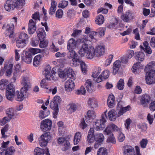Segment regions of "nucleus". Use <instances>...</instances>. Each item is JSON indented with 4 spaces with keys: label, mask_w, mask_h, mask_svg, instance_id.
I'll return each mask as SVG.
<instances>
[{
    "label": "nucleus",
    "mask_w": 155,
    "mask_h": 155,
    "mask_svg": "<svg viewBox=\"0 0 155 155\" xmlns=\"http://www.w3.org/2000/svg\"><path fill=\"white\" fill-rule=\"evenodd\" d=\"M15 90L12 84L8 85L6 91V96L7 98L10 101L12 100L15 96Z\"/></svg>",
    "instance_id": "10"
},
{
    "label": "nucleus",
    "mask_w": 155,
    "mask_h": 155,
    "mask_svg": "<svg viewBox=\"0 0 155 155\" xmlns=\"http://www.w3.org/2000/svg\"><path fill=\"white\" fill-rule=\"evenodd\" d=\"M51 137L49 132H46L42 134L39 139V143L41 147L46 145L47 143L51 140Z\"/></svg>",
    "instance_id": "7"
},
{
    "label": "nucleus",
    "mask_w": 155,
    "mask_h": 155,
    "mask_svg": "<svg viewBox=\"0 0 155 155\" xmlns=\"http://www.w3.org/2000/svg\"><path fill=\"white\" fill-rule=\"evenodd\" d=\"M4 7L6 11L11 12L15 8L19 7L16 0H8L4 4Z\"/></svg>",
    "instance_id": "6"
},
{
    "label": "nucleus",
    "mask_w": 155,
    "mask_h": 155,
    "mask_svg": "<svg viewBox=\"0 0 155 155\" xmlns=\"http://www.w3.org/2000/svg\"><path fill=\"white\" fill-rule=\"evenodd\" d=\"M28 38V36L26 34L21 32L19 34L17 39L26 41Z\"/></svg>",
    "instance_id": "52"
},
{
    "label": "nucleus",
    "mask_w": 155,
    "mask_h": 155,
    "mask_svg": "<svg viewBox=\"0 0 155 155\" xmlns=\"http://www.w3.org/2000/svg\"><path fill=\"white\" fill-rule=\"evenodd\" d=\"M82 61L79 59L77 57H76L72 59L71 62V63L72 66H76L81 64V62Z\"/></svg>",
    "instance_id": "45"
},
{
    "label": "nucleus",
    "mask_w": 155,
    "mask_h": 155,
    "mask_svg": "<svg viewBox=\"0 0 155 155\" xmlns=\"http://www.w3.org/2000/svg\"><path fill=\"white\" fill-rule=\"evenodd\" d=\"M106 122L105 118L102 116L101 119L96 120L94 124V128L97 131L102 130L105 127V123Z\"/></svg>",
    "instance_id": "8"
},
{
    "label": "nucleus",
    "mask_w": 155,
    "mask_h": 155,
    "mask_svg": "<svg viewBox=\"0 0 155 155\" xmlns=\"http://www.w3.org/2000/svg\"><path fill=\"white\" fill-rule=\"evenodd\" d=\"M37 36L40 41L39 46L41 48H43L47 47L48 41L47 40H44L46 35L43 28H40L37 31Z\"/></svg>",
    "instance_id": "3"
},
{
    "label": "nucleus",
    "mask_w": 155,
    "mask_h": 155,
    "mask_svg": "<svg viewBox=\"0 0 155 155\" xmlns=\"http://www.w3.org/2000/svg\"><path fill=\"white\" fill-rule=\"evenodd\" d=\"M80 64L82 73L84 74H86L87 71V68L85 64L82 61Z\"/></svg>",
    "instance_id": "60"
},
{
    "label": "nucleus",
    "mask_w": 155,
    "mask_h": 155,
    "mask_svg": "<svg viewBox=\"0 0 155 155\" xmlns=\"http://www.w3.org/2000/svg\"><path fill=\"white\" fill-rule=\"evenodd\" d=\"M106 128H107V130L109 131H111L110 130L111 129L114 131L117 132L118 133L121 132L122 131V129L121 127H118L115 124H109Z\"/></svg>",
    "instance_id": "30"
},
{
    "label": "nucleus",
    "mask_w": 155,
    "mask_h": 155,
    "mask_svg": "<svg viewBox=\"0 0 155 155\" xmlns=\"http://www.w3.org/2000/svg\"><path fill=\"white\" fill-rule=\"evenodd\" d=\"M57 124L59 127V132L61 134H63L64 133V131L65 130V129L64 127L63 122L61 121H59L58 123Z\"/></svg>",
    "instance_id": "50"
},
{
    "label": "nucleus",
    "mask_w": 155,
    "mask_h": 155,
    "mask_svg": "<svg viewBox=\"0 0 155 155\" xmlns=\"http://www.w3.org/2000/svg\"><path fill=\"white\" fill-rule=\"evenodd\" d=\"M124 80L122 79H120L117 84V88L120 90H122L124 88Z\"/></svg>",
    "instance_id": "55"
},
{
    "label": "nucleus",
    "mask_w": 155,
    "mask_h": 155,
    "mask_svg": "<svg viewBox=\"0 0 155 155\" xmlns=\"http://www.w3.org/2000/svg\"><path fill=\"white\" fill-rule=\"evenodd\" d=\"M25 53V56H22L21 55L22 60L27 64H29L32 61V55L29 52L26 51Z\"/></svg>",
    "instance_id": "26"
},
{
    "label": "nucleus",
    "mask_w": 155,
    "mask_h": 155,
    "mask_svg": "<svg viewBox=\"0 0 155 155\" xmlns=\"http://www.w3.org/2000/svg\"><path fill=\"white\" fill-rule=\"evenodd\" d=\"M141 97L140 101L141 104L146 105L150 102V97L149 95L147 94H144Z\"/></svg>",
    "instance_id": "25"
},
{
    "label": "nucleus",
    "mask_w": 155,
    "mask_h": 155,
    "mask_svg": "<svg viewBox=\"0 0 155 155\" xmlns=\"http://www.w3.org/2000/svg\"><path fill=\"white\" fill-rule=\"evenodd\" d=\"M15 151L14 147L12 146L10 147L5 150V155H12Z\"/></svg>",
    "instance_id": "53"
},
{
    "label": "nucleus",
    "mask_w": 155,
    "mask_h": 155,
    "mask_svg": "<svg viewBox=\"0 0 155 155\" xmlns=\"http://www.w3.org/2000/svg\"><path fill=\"white\" fill-rule=\"evenodd\" d=\"M15 60L16 61H18L20 58V54H23L21 52L20 50H18L16 49H15Z\"/></svg>",
    "instance_id": "59"
},
{
    "label": "nucleus",
    "mask_w": 155,
    "mask_h": 155,
    "mask_svg": "<svg viewBox=\"0 0 155 155\" xmlns=\"http://www.w3.org/2000/svg\"><path fill=\"white\" fill-rule=\"evenodd\" d=\"M86 93V90L83 86H81V88L76 91L78 94H84Z\"/></svg>",
    "instance_id": "62"
},
{
    "label": "nucleus",
    "mask_w": 155,
    "mask_h": 155,
    "mask_svg": "<svg viewBox=\"0 0 155 155\" xmlns=\"http://www.w3.org/2000/svg\"><path fill=\"white\" fill-rule=\"evenodd\" d=\"M28 91L21 89V92L19 93L18 91H16L15 93V97L16 101H21L23 100L24 97L27 96Z\"/></svg>",
    "instance_id": "14"
},
{
    "label": "nucleus",
    "mask_w": 155,
    "mask_h": 155,
    "mask_svg": "<svg viewBox=\"0 0 155 155\" xmlns=\"http://www.w3.org/2000/svg\"><path fill=\"white\" fill-rule=\"evenodd\" d=\"M26 41L17 39L16 42V45L19 48H22L26 45Z\"/></svg>",
    "instance_id": "49"
},
{
    "label": "nucleus",
    "mask_w": 155,
    "mask_h": 155,
    "mask_svg": "<svg viewBox=\"0 0 155 155\" xmlns=\"http://www.w3.org/2000/svg\"><path fill=\"white\" fill-rule=\"evenodd\" d=\"M155 67V62L152 61L148 63L146 66L145 71H146L150 69L153 68Z\"/></svg>",
    "instance_id": "56"
},
{
    "label": "nucleus",
    "mask_w": 155,
    "mask_h": 155,
    "mask_svg": "<svg viewBox=\"0 0 155 155\" xmlns=\"http://www.w3.org/2000/svg\"><path fill=\"white\" fill-rule=\"evenodd\" d=\"M83 37H82L81 38L78 39L77 41H75L73 38L70 39L68 42L67 45V49H74L76 48H78L79 46V43L80 42H84L85 41H82L81 39L83 38Z\"/></svg>",
    "instance_id": "11"
},
{
    "label": "nucleus",
    "mask_w": 155,
    "mask_h": 155,
    "mask_svg": "<svg viewBox=\"0 0 155 155\" xmlns=\"http://www.w3.org/2000/svg\"><path fill=\"white\" fill-rule=\"evenodd\" d=\"M68 2L66 1H62L58 4V7L61 8H64L68 5Z\"/></svg>",
    "instance_id": "63"
},
{
    "label": "nucleus",
    "mask_w": 155,
    "mask_h": 155,
    "mask_svg": "<svg viewBox=\"0 0 155 155\" xmlns=\"http://www.w3.org/2000/svg\"><path fill=\"white\" fill-rule=\"evenodd\" d=\"M131 109V107L130 106H127L125 107H121L118 112L117 114V117H120L123 115L126 112L130 110Z\"/></svg>",
    "instance_id": "36"
},
{
    "label": "nucleus",
    "mask_w": 155,
    "mask_h": 155,
    "mask_svg": "<svg viewBox=\"0 0 155 155\" xmlns=\"http://www.w3.org/2000/svg\"><path fill=\"white\" fill-rule=\"evenodd\" d=\"M88 143H91L95 141V134H94V129L92 127L90 129L87 137Z\"/></svg>",
    "instance_id": "17"
},
{
    "label": "nucleus",
    "mask_w": 155,
    "mask_h": 155,
    "mask_svg": "<svg viewBox=\"0 0 155 155\" xmlns=\"http://www.w3.org/2000/svg\"><path fill=\"white\" fill-rule=\"evenodd\" d=\"M74 82L71 79L68 80L65 82L64 87L66 91H72L74 89Z\"/></svg>",
    "instance_id": "19"
},
{
    "label": "nucleus",
    "mask_w": 155,
    "mask_h": 155,
    "mask_svg": "<svg viewBox=\"0 0 155 155\" xmlns=\"http://www.w3.org/2000/svg\"><path fill=\"white\" fill-rule=\"evenodd\" d=\"M51 67L49 65H47L43 71V74L45 76L47 80H51Z\"/></svg>",
    "instance_id": "24"
},
{
    "label": "nucleus",
    "mask_w": 155,
    "mask_h": 155,
    "mask_svg": "<svg viewBox=\"0 0 155 155\" xmlns=\"http://www.w3.org/2000/svg\"><path fill=\"white\" fill-rule=\"evenodd\" d=\"M110 74V71L108 70H105L102 72L101 75L104 79H105L108 78Z\"/></svg>",
    "instance_id": "57"
},
{
    "label": "nucleus",
    "mask_w": 155,
    "mask_h": 155,
    "mask_svg": "<svg viewBox=\"0 0 155 155\" xmlns=\"http://www.w3.org/2000/svg\"><path fill=\"white\" fill-rule=\"evenodd\" d=\"M40 85L41 87L45 89L48 93H51L52 91L53 94H55L57 91V88L56 87L52 88L49 83L47 82L45 79L42 80L40 83Z\"/></svg>",
    "instance_id": "5"
},
{
    "label": "nucleus",
    "mask_w": 155,
    "mask_h": 155,
    "mask_svg": "<svg viewBox=\"0 0 155 155\" xmlns=\"http://www.w3.org/2000/svg\"><path fill=\"white\" fill-rule=\"evenodd\" d=\"M57 3L54 1H53L51 3V6L49 8V13L50 15L54 14L56 9Z\"/></svg>",
    "instance_id": "34"
},
{
    "label": "nucleus",
    "mask_w": 155,
    "mask_h": 155,
    "mask_svg": "<svg viewBox=\"0 0 155 155\" xmlns=\"http://www.w3.org/2000/svg\"><path fill=\"white\" fill-rule=\"evenodd\" d=\"M36 30V22L33 20H29L28 24V32L30 34H33Z\"/></svg>",
    "instance_id": "21"
},
{
    "label": "nucleus",
    "mask_w": 155,
    "mask_h": 155,
    "mask_svg": "<svg viewBox=\"0 0 155 155\" xmlns=\"http://www.w3.org/2000/svg\"><path fill=\"white\" fill-rule=\"evenodd\" d=\"M135 58L139 62H141L144 59V54L141 52H136L135 54Z\"/></svg>",
    "instance_id": "35"
},
{
    "label": "nucleus",
    "mask_w": 155,
    "mask_h": 155,
    "mask_svg": "<svg viewBox=\"0 0 155 155\" xmlns=\"http://www.w3.org/2000/svg\"><path fill=\"white\" fill-rule=\"evenodd\" d=\"M13 64H11L8 65L5 64L4 70L5 72V75L9 77L12 73V70L13 67Z\"/></svg>",
    "instance_id": "29"
},
{
    "label": "nucleus",
    "mask_w": 155,
    "mask_h": 155,
    "mask_svg": "<svg viewBox=\"0 0 155 155\" xmlns=\"http://www.w3.org/2000/svg\"><path fill=\"white\" fill-rule=\"evenodd\" d=\"M69 51L68 53V58L70 59L78 57V54L76 53L74 49H67Z\"/></svg>",
    "instance_id": "43"
},
{
    "label": "nucleus",
    "mask_w": 155,
    "mask_h": 155,
    "mask_svg": "<svg viewBox=\"0 0 155 155\" xmlns=\"http://www.w3.org/2000/svg\"><path fill=\"white\" fill-rule=\"evenodd\" d=\"M118 140L119 142H123L125 139V136L122 133V131L121 132L118 133Z\"/></svg>",
    "instance_id": "64"
},
{
    "label": "nucleus",
    "mask_w": 155,
    "mask_h": 155,
    "mask_svg": "<svg viewBox=\"0 0 155 155\" xmlns=\"http://www.w3.org/2000/svg\"><path fill=\"white\" fill-rule=\"evenodd\" d=\"M117 116V113L114 110L112 109L109 111L108 113V117L109 119L112 121H114Z\"/></svg>",
    "instance_id": "31"
},
{
    "label": "nucleus",
    "mask_w": 155,
    "mask_h": 155,
    "mask_svg": "<svg viewBox=\"0 0 155 155\" xmlns=\"http://www.w3.org/2000/svg\"><path fill=\"white\" fill-rule=\"evenodd\" d=\"M60 97L58 96H55L52 99L50 104V107L52 109L58 108V104L60 101Z\"/></svg>",
    "instance_id": "20"
},
{
    "label": "nucleus",
    "mask_w": 155,
    "mask_h": 155,
    "mask_svg": "<svg viewBox=\"0 0 155 155\" xmlns=\"http://www.w3.org/2000/svg\"><path fill=\"white\" fill-rule=\"evenodd\" d=\"M114 97L113 94L110 95L108 97L107 103L108 107L110 108L113 107L115 104Z\"/></svg>",
    "instance_id": "32"
},
{
    "label": "nucleus",
    "mask_w": 155,
    "mask_h": 155,
    "mask_svg": "<svg viewBox=\"0 0 155 155\" xmlns=\"http://www.w3.org/2000/svg\"><path fill=\"white\" fill-rule=\"evenodd\" d=\"M85 86L88 91L89 92L91 91L93 84L91 80L90 79L87 80L85 83Z\"/></svg>",
    "instance_id": "46"
},
{
    "label": "nucleus",
    "mask_w": 155,
    "mask_h": 155,
    "mask_svg": "<svg viewBox=\"0 0 155 155\" xmlns=\"http://www.w3.org/2000/svg\"><path fill=\"white\" fill-rule=\"evenodd\" d=\"M124 155H135V153L134 147L129 145H126L123 147Z\"/></svg>",
    "instance_id": "15"
},
{
    "label": "nucleus",
    "mask_w": 155,
    "mask_h": 155,
    "mask_svg": "<svg viewBox=\"0 0 155 155\" xmlns=\"http://www.w3.org/2000/svg\"><path fill=\"white\" fill-rule=\"evenodd\" d=\"M34 153V155H43L44 153L47 155H50L48 148L43 150L39 147H37L35 148Z\"/></svg>",
    "instance_id": "22"
},
{
    "label": "nucleus",
    "mask_w": 155,
    "mask_h": 155,
    "mask_svg": "<svg viewBox=\"0 0 155 155\" xmlns=\"http://www.w3.org/2000/svg\"><path fill=\"white\" fill-rule=\"evenodd\" d=\"M121 66V62L120 61L116 60L114 63L113 67L112 74H116L118 71V70Z\"/></svg>",
    "instance_id": "27"
},
{
    "label": "nucleus",
    "mask_w": 155,
    "mask_h": 155,
    "mask_svg": "<svg viewBox=\"0 0 155 155\" xmlns=\"http://www.w3.org/2000/svg\"><path fill=\"white\" fill-rule=\"evenodd\" d=\"M8 81L6 79H2L0 81V89L3 90L5 89L8 85Z\"/></svg>",
    "instance_id": "40"
},
{
    "label": "nucleus",
    "mask_w": 155,
    "mask_h": 155,
    "mask_svg": "<svg viewBox=\"0 0 155 155\" xmlns=\"http://www.w3.org/2000/svg\"><path fill=\"white\" fill-rule=\"evenodd\" d=\"M41 108L43 110L40 111L39 116L40 119H42L48 116L50 114V112L49 110L47 109V107L44 104L42 105Z\"/></svg>",
    "instance_id": "18"
},
{
    "label": "nucleus",
    "mask_w": 155,
    "mask_h": 155,
    "mask_svg": "<svg viewBox=\"0 0 155 155\" xmlns=\"http://www.w3.org/2000/svg\"><path fill=\"white\" fill-rule=\"evenodd\" d=\"M21 84L23 86L22 87L23 90L28 91L31 87V84L29 78L25 75H23L21 77Z\"/></svg>",
    "instance_id": "13"
},
{
    "label": "nucleus",
    "mask_w": 155,
    "mask_h": 155,
    "mask_svg": "<svg viewBox=\"0 0 155 155\" xmlns=\"http://www.w3.org/2000/svg\"><path fill=\"white\" fill-rule=\"evenodd\" d=\"M17 18L16 17L11 18V21L12 23L7 25V29L5 32V34L6 36H9L10 38H12L13 37L14 26L17 24Z\"/></svg>",
    "instance_id": "4"
},
{
    "label": "nucleus",
    "mask_w": 155,
    "mask_h": 155,
    "mask_svg": "<svg viewBox=\"0 0 155 155\" xmlns=\"http://www.w3.org/2000/svg\"><path fill=\"white\" fill-rule=\"evenodd\" d=\"M95 141L103 143L104 140V137L101 133H97L95 134Z\"/></svg>",
    "instance_id": "37"
},
{
    "label": "nucleus",
    "mask_w": 155,
    "mask_h": 155,
    "mask_svg": "<svg viewBox=\"0 0 155 155\" xmlns=\"http://www.w3.org/2000/svg\"><path fill=\"white\" fill-rule=\"evenodd\" d=\"M96 22L98 25H101L103 24L104 21V17L101 15H98L96 17Z\"/></svg>",
    "instance_id": "42"
},
{
    "label": "nucleus",
    "mask_w": 155,
    "mask_h": 155,
    "mask_svg": "<svg viewBox=\"0 0 155 155\" xmlns=\"http://www.w3.org/2000/svg\"><path fill=\"white\" fill-rule=\"evenodd\" d=\"M132 71L135 74H139L140 72V64L136 63L134 64L132 69Z\"/></svg>",
    "instance_id": "39"
},
{
    "label": "nucleus",
    "mask_w": 155,
    "mask_h": 155,
    "mask_svg": "<svg viewBox=\"0 0 155 155\" xmlns=\"http://www.w3.org/2000/svg\"><path fill=\"white\" fill-rule=\"evenodd\" d=\"M51 121L48 119H46L41 121L40 128L43 131H48L51 129Z\"/></svg>",
    "instance_id": "12"
},
{
    "label": "nucleus",
    "mask_w": 155,
    "mask_h": 155,
    "mask_svg": "<svg viewBox=\"0 0 155 155\" xmlns=\"http://www.w3.org/2000/svg\"><path fill=\"white\" fill-rule=\"evenodd\" d=\"M68 110L71 113L75 112L78 107V105L74 103H71L69 105Z\"/></svg>",
    "instance_id": "48"
},
{
    "label": "nucleus",
    "mask_w": 155,
    "mask_h": 155,
    "mask_svg": "<svg viewBox=\"0 0 155 155\" xmlns=\"http://www.w3.org/2000/svg\"><path fill=\"white\" fill-rule=\"evenodd\" d=\"M16 111L12 108H9L6 110V113L8 116L12 118L15 115Z\"/></svg>",
    "instance_id": "38"
},
{
    "label": "nucleus",
    "mask_w": 155,
    "mask_h": 155,
    "mask_svg": "<svg viewBox=\"0 0 155 155\" xmlns=\"http://www.w3.org/2000/svg\"><path fill=\"white\" fill-rule=\"evenodd\" d=\"M81 134L80 132H77L75 134L74 140V145H77L81 140Z\"/></svg>",
    "instance_id": "41"
},
{
    "label": "nucleus",
    "mask_w": 155,
    "mask_h": 155,
    "mask_svg": "<svg viewBox=\"0 0 155 155\" xmlns=\"http://www.w3.org/2000/svg\"><path fill=\"white\" fill-rule=\"evenodd\" d=\"M134 54L133 50H129L127 51L126 56L128 59H130Z\"/></svg>",
    "instance_id": "61"
},
{
    "label": "nucleus",
    "mask_w": 155,
    "mask_h": 155,
    "mask_svg": "<svg viewBox=\"0 0 155 155\" xmlns=\"http://www.w3.org/2000/svg\"><path fill=\"white\" fill-rule=\"evenodd\" d=\"M52 63L54 65L60 68H62L64 66V61L62 59H58L56 61H53Z\"/></svg>",
    "instance_id": "44"
},
{
    "label": "nucleus",
    "mask_w": 155,
    "mask_h": 155,
    "mask_svg": "<svg viewBox=\"0 0 155 155\" xmlns=\"http://www.w3.org/2000/svg\"><path fill=\"white\" fill-rule=\"evenodd\" d=\"M105 48L104 45H100L97 46L94 48L93 46L83 43L81 46L78 53L82 57L86 56L88 59H91L95 57L103 55L105 51Z\"/></svg>",
    "instance_id": "1"
},
{
    "label": "nucleus",
    "mask_w": 155,
    "mask_h": 155,
    "mask_svg": "<svg viewBox=\"0 0 155 155\" xmlns=\"http://www.w3.org/2000/svg\"><path fill=\"white\" fill-rule=\"evenodd\" d=\"M107 150L104 147L100 148L97 152V155H107Z\"/></svg>",
    "instance_id": "47"
},
{
    "label": "nucleus",
    "mask_w": 155,
    "mask_h": 155,
    "mask_svg": "<svg viewBox=\"0 0 155 155\" xmlns=\"http://www.w3.org/2000/svg\"><path fill=\"white\" fill-rule=\"evenodd\" d=\"M130 16L131 14L130 12H127L125 14L122 15L121 18L123 21L127 22L129 21Z\"/></svg>",
    "instance_id": "51"
},
{
    "label": "nucleus",
    "mask_w": 155,
    "mask_h": 155,
    "mask_svg": "<svg viewBox=\"0 0 155 155\" xmlns=\"http://www.w3.org/2000/svg\"><path fill=\"white\" fill-rule=\"evenodd\" d=\"M146 81L148 84H151L155 83V70H151L146 72Z\"/></svg>",
    "instance_id": "9"
},
{
    "label": "nucleus",
    "mask_w": 155,
    "mask_h": 155,
    "mask_svg": "<svg viewBox=\"0 0 155 155\" xmlns=\"http://www.w3.org/2000/svg\"><path fill=\"white\" fill-rule=\"evenodd\" d=\"M106 31V28H100L97 30V31H92L91 34L90 35L89 37L87 36H85L83 37V38L81 39L82 41H92L94 39V35H96L97 33L99 34V36L102 37L105 34V32Z\"/></svg>",
    "instance_id": "2"
},
{
    "label": "nucleus",
    "mask_w": 155,
    "mask_h": 155,
    "mask_svg": "<svg viewBox=\"0 0 155 155\" xmlns=\"http://www.w3.org/2000/svg\"><path fill=\"white\" fill-rule=\"evenodd\" d=\"M88 105L92 108L96 107L97 106V103L96 99L94 98H89L87 101Z\"/></svg>",
    "instance_id": "33"
},
{
    "label": "nucleus",
    "mask_w": 155,
    "mask_h": 155,
    "mask_svg": "<svg viewBox=\"0 0 155 155\" xmlns=\"http://www.w3.org/2000/svg\"><path fill=\"white\" fill-rule=\"evenodd\" d=\"M96 116L94 111L93 110H88L86 116V120L87 123H90L93 121Z\"/></svg>",
    "instance_id": "23"
},
{
    "label": "nucleus",
    "mask_w": 155,
    "mask_h": 155,
    "mask_svg": "<svg viewBox=\"0 0 155 155\" xmlns=\"http://www.w3.org/2000/svg\"><path fill=\"white\" fill-rule=\"evenodd\" d=\"M42 60V57L41 55L38 54L35 56L34 58L33 65L34 66H38L41 63Z\"/></svg>",
    "instance_id": "28"
},
{
    "label": "nucleus",
    "mask_w": 155,
    "mask_h": 155,
    "mask_svg": "<svg viewBox=\"0 0 155 155\" xmlns=\"http://www.w3.org/2000/svg\"><path fill=\"white\" fill-rule=\"evenodd\" d=\"M12 118L8 116L4 117L1 121L0 124L1 125L3 126L9 122Z\"/></svg>",
    "instance_id": "54"
},
{
    "label": "nucleus",
    "mask_w": 155,
    "mask_h": 155,
    "mask_svg": "<svg viewBox=\"0 0 155 155\" xmlns=\"http://www.w3.org/2000/svg\"><path fill=\"white\" fill-rule=\"evenodd\" d=\"M29 51L33 55L40 53L41 51V50L40 49L33 48H30L29 49Z\"/></svg>",
    "instance_id": "58"
},
{
    "label": "nucleus",
    "mask_w": 155,
    "mask_h": 155,
    "mask_svg": "<svg viewBox=\"0 0 155 155\" xmlns=\"http://www.w3.org/2000/svg\"><path fill=\"white\" fill-rule=\"evenodd\" d=\"M104 132L105 134L107 135H109L107 140V142L113 144L116 143V141L115 138L111 131H109L108 130L107 128H106L104 131Z\"/></svg>",
    "instance_id": "16"
}]
</instances>
